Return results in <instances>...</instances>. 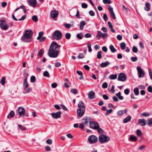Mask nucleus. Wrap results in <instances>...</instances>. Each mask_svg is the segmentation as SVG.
I'll use <instances>...</instances> for the list:
<instances>
[{"mask_svg":"<svg viewBox=\"0 0 152 152\" xmlns=\"http://www.w3.org/2000/svg\"><path fill=\"white\" fill-rule=\"evenodd\" d=\"M90 126L91 128L94 129H98L99 127V124L98 123L94 121H91L90 122Z\"/></svg>","mask_w":152,"mask_h":152,"instance_id":"1a4fd4ad","label":"nucleus"},{"mask_svg":"<svg viewBox=\"0 0 152 152\" xmlns=\"http://www.w3.org/2000/svg\"><path fill=\"white\" fill-rule=\"evenodd\" d=\"M103 3L105 4H110L111 3V1L110 0H103Z\"/></svg>","mask_w":152,"mask_h":152,"instance_id":"a19ab883","label":"nucleus"},{"mask_svg":"<svg viewBox=\"0 0 152 152\" xmlns=\"http://www.w3.org/2000/svg\"><path fill=\"white\" fill-rule=\"evenodd\" d=\"M18 127L22 131H24L26 129V127L20 124L18 125Z\"/></svg>","mask_w":152,"mask_h":152,"instance_id":"e433bc0d","label":"nucleus"},{"mask_svg":"<svg viewBox=\"0 0 152 152\" xmlns=\"http://www.w3.org/2000/svg\"><path fill=\"white\" fill-rule=\"evenodd\" d=\"M148 91L149 92H152V87L151 86H149L148 88Z\"/></svg>","mask_w":152,"mask_h":152,"instance_id":"e2e57ef3","label":"nucleus"},{"mask_svg":"<svg viewBox=\"0 0 152 152\" xmlns=\"http://www.w3.org/2000/svg\"><path fill=\"white\" fill-rule=\"evenodd\" d=\"M51 17L54 19L57 17L58 14V12L57 11L53 10L51 11Z\"/></svg>","mask_w":152,"mask_h":152,"instance_id":"dca6fc26","label":"nucleus"},{"mask_svg":"<svg viewBox=\"0 0 152 152\" xmlns=\"http://www.w3.org/2000/svg\"><path fill=\"white\" fill-rule=\"evenodd\" d=\"M83 35H82V33L77 34V37L79 39H82Z\"/></svg>","mask_w":152,"mask_h":152,"instance_id":"c03bdc74","label":"nucleus"},{"mask_svg":"<svg viewBox=\"0 0 152 152\" xmlns=\"http://www.w3.org/2000/svg\"><path fill=\"white\" fill-rule=\"evenodd\" d=\"M110 49L112 53H115L116 51V50L114 48V46L113 45H111L110 46Z\"/></svg>","mask_w":152,"mask_h":152,"instance_id":"c85d7f7f","label":"nucleus"},{"mask_svg":"<svg viewBox=\"0 0 152 152\" xmlns=\"http://www.w3.org/2000/svg\"><path fill=\"white\" fill-rule=\"evenodd\" d=\"M140 115L142 116L148 117L149 115V114L148 113H143L140 114Z\"/></svg>","mask_w":152,"mask_h":152,"instance_id":"ea45409f","label":"nucleus"},{"mask_svg":"<svg viewBox=\"0 0 152 152\" xmlns=\"http://www.w3.org/2000/svg\"><path fill=\"white\" fill-rule=\"evenodd\" d=\"M102 53L101 51H99L98 52L97 57L99 59H100L102 58Z\"/></svg>","mask_w":152,"mask_h":152,"instance_id":"72a5a7b5","label":"nucleus"},{"mask_svg":"<svg viewBox=\"0 0 152 152\" xmlns=\"http://www.w3.org/2000/svg\"><path fill=\"white\" fill-rule=\"evenodd\" d=\"M71 92L73 94H76L77 93V91L76 89H72L71 90Z\"/></svg>","mask_w":152,"mask_h":152,"instance_id":"6e6d98bb","label":"nucleus"},{"mask_svg":"<svg viewBox=\"0 0 152 152\" xmlns=\"http://www.w3.org/2000/svg\"><path fill=\"white\" fill-rule=\"evenodd\" d=\"M61 47V46L58 45L56 42H52L48 50V55L49 57L52 58H56L58 56L59 51L57 50L58 48Z\"/></svg>","mask_w":152,"mask_h":152,"instance_id":"f257e3e1","label":"nucleus"},{"mask_svg":"<svg viewBox=\"0 0 152 152\" xmlns=\"http://www.w3.org/2000/svg\"><path fill=\"white\" fill-rule=\"evenodd\" d=\"M148 72L149 73V75L150 77L151 78L152 80V73L151 69H148Z\"/></svg>","mask_w":152,"mask_h":152,"instance_id":"774afa93","label":"nucleus"},{"mask_svg":"<svg viewBox=\"0 0 152 152\" xmlns=\"http://www.w3.org/2000/svg\"><path fill=\"white\" fill-rule=\"evenodd\" d=\"M151 5L148 2H146L145 4V7H144V9L147 11H149L150 10V7Z\"/></svg>","mask_w":152,"mask_h":152,"instance_id":"a211bd4d","label":"nucleus"},{"mask_svg":"<svg viewBox=\"0 0 152 152\" xmlns=\"http://www.w3.org/2000/svg\"><path fill=\"white\" fill-rule=\"evenodd\" d=\"M148 124L149 126H152V118H150L148 119Z\"/></svg>","mask_w":152,"mask_h":152,"instance_id":"4c0bfd02","label":"nucleus"},{"mask_svg":"<svg viewBox=\"0 0 152 152\" xmlns=\"http://www.w3.org/2000/svg\"><path fill=\"white\" fill-rule=\"evenodd\" d=\"M87 47L88 48V51L91 52L92 51V49L91 47V45L89 42H88L87 43Z\"/></svg>","mask_w":152,"mask_h":152,"instance_id":"c9c22d12","label":"nucleus"},{"mask_svg":"<svg viewBox=\"0 0 152 152\" xmlns=\"http://www.w3.org/2000/svg\"><path fill=\"white\" fill-rule=\"evenodd\" d=\"M15 114V113L12 110L10 112V113L8 115L7 118H13L14 117Z\"/></svg>","mask_w":152,"mask_h":152,"instance_id":"6ab92c4d","label":"nucleus"},{"mask_svg":"<svg viewBox=\"0 0 152 152\" xmlns=\"http://www.w3.org/2000/svg\"><path fill=\"white\" fill-rule=\"evenodd\" d=\"M27 1L28 3L30 6L35 7L37 6L36 0H28Z\"/></svg>","mask_w":152,"mask_h":152,"instance_id":"f8f14e48","label":"nucleus"},{"mask_svg":"<svg viewBox=\"0 0 152 152\" xmlns=\"http://www.w3.org/2000/svg\"><path fill=\"white\" fill-rule=\"evenodd\" d=\"M84 124L83 123H80L79 127L81 130H83L85 127Z\"/></svg>","mask_w":152,"mask_h":152,"instance_id":"3c124183","label":"nucleus"},{"mask_svg":"<svg viewBox=\"0 0 152 152\" xmlns=\"http://www.w3.org/2000/svg\"><path fill=\"white\" fill-rule=\"evenodd\" d=\"M132 51L134 53H137L138 51V49L135 46H134L132 48Z\"/></svg>","mask_w":152,"mask_h":152,"instance_id":"58836bf2","label":"nucleus"},{"mask_svg":"<svg viewBox=\"0 0 152 152\" xmlns=\"http://www.w3.org/2000/svg\"><path fill=\"white\" fill-rule=\"evenodd\" d=\"M0 26L2 29L5 30H7L9 26L6 23V20H0Z\"/></svg>","mask_w":152,"mask_h":152,"instance_id":"423d86ee","label":"nucleus"},{"mask_svg":"<svg viewBox=\"0 0 152 152\" xmlns=\"http://www.w3.org/2000/svg\"><path fill=\"white\" fill-rule=\"evenodd\" d=\"M126 46V44L124 42H123L120 44L121 48L122 50H124L125 49Z\"/></svg>","mask_w":152,"mask_h":152,"instance_id":"cd10ccee","label":"nucleus"},{"mask_svg":"<svg viewBox=\"0 0 152 152\" xmlns=\"http://www.w3.org/2000/svg\"><path fill=\"white\" fill-rule=\"evenodd\" d=\"M27 78H25L23 82V86L24 88H26L28 86V83L27 81Z\"/></svg>","mask_w":152,"mask_h":152,"instance_id":"412c9836","label":"nucleus"},{"mask_svg":"<svg viewBox=\"0 0 152 152\" xmlns=\"http://www.w3.org/2000/svg\"><path fill=\"white\" fill-rule=\"evenodd\" d=\"M147 123L146 121L144 119H139L138 120V124L142 126H145Z\"/></svg>","mask_w":152,"mask_h":152,"instance_id":"2eb2a0df","label":"nucleus"},{"mask_svg":"<svg viewBox=\"0 0 152 152\" xmlns=\"http://www.w3.org/2000/svg\"><path fill=\"white\" fill-rule=\"evenodd\" d=\"M130 92V90L129 88H126L124 91V92L125 94L128 95L129 94Z\"/></svg>","mask_w":152,"mask_h":152,"instance_id":"864d4df0","label":"nucleus"},{"mask_svg":"<svg viewBox=\"0 0 152 152\" xmlns=\"http://www.w3.org/2000/svg\"><path fill=\"white\" fill-rule=\"evenodd\" d=\"M136 134L137 136H141L142 135V133L141 130L138 129L136 131Z\"/></svg>","mask_w":152,"mask_h":152,"instance_id":"f704fd0d","label":"nucleus"},{"mask_svg":"<svg viewBox=\"0 0 152 152\" xmlns=\"http://www.w3.org/2000/svg\"><path fill=\"white\" fill-rule=\"evenodd\" d=\"M124 114L123 110H120L117 113V115H118L122 116Z\"/></svg>","mask_w":152,"mask_h":152,"instance_id":"603ef678","label":"nucleus"},{"mask_svg":"<svg viewBox=\"0 0 152 152\" xmlns=\"http://www.w3.org/2000/svg\"><path fill=\"white\" fill-rule=\"evenodd\" d=\"M131 119V117L130 116H128L126 118H125L123 120V122L124 123H126L128 122L129 121H130Z\"/></svg>","mask_w":152,"mask_h":152,"instance_id":"5701e85b","label":"nucleus"},{"mask_svg":"<svg viewBox=\"0 0 152 152\" xmlns=\"http://www.w3.org/2000/svg\"><path fill=\"white\" fill-rule=\"evenodd\" d=\"M46 142L48 144L51 145L52 143V141L51 139H48L46 140Z\"/></svg>","mask_w":152,"mask_h":152,"instance_id":"4d7b16f0","label":"nucleus"},{"mask_svg":"<svg viewBox=\"0 0 152 152\" xmlns=\"http://www.w3.org/2000/svg\"><path fill=\"white\" fill-rule=\"evenodd\" d=\"M81 6L83 8H86L88 7V5L85 3H82L81 4Z\"/></svg>","mask_w":152,"mask_h":152,"instance_id":"5fc2aeb1","label":"nucleus"},{"mask_svg":"<svg viewBox=\"0 0 152 152\" xmlns=\"http://www.w3.org/2000/svg\"><path fill=\"white\" fill-rule=\"evenodd\" d=\"M88 140L91 143H94L97 141V138L94 135H91L88 137Z\"/></svg>","mask_w":152,"mask_h":152,"instance_id":"6e6552de","label":"nucleus"},{"mask_svg":"<svg viewBox=\"0 0 152 152\" xmlns=\"http://www.w3.org/2000/svg\"><path fill=\"white\" fill-rule=\"evenodd\" d=\"M103 18L105 21H107L108 20L107 15L106 13H104L103 15Z\"/></svg>","mask_w":152,"mask_h":152,"instance_id":"680f3d73","label":"nucleus"},{"mask_svg":"<svg viewBox=\"0 0 152 152\" xmlns=\"http://www.w3.org/2000/svg\"><path fill=\"white\" fill-rule=\"evenodd\" d=\"M137 74L139 77L140 78L144 77L145 76V73L142 69L141 67L140 66H137Z\"/></svg>","mask_w":152,"mask_h":152,"instance_id":"0eeeda50","label":"nucleus"},{"mask_svg":"<svg viewBox=\"0 0 152 152\" xmlns=\"http://www.w3.org/2000/svg\"><path fill=\"white\" fill-rule=\"evenodd\" d=\"M109 11L110 12V15L112 18L114 19H116V17L114 13L113 12V8L110 6L109 5L108 6Z\"/></svg>","mask_w":152,"mask_h":152,"instance_id":"9b49d317","label":"nucleus"},{"mask_svg":"<svg viewBox=\"0 0 152 152\" xmlns=\"http://www.w3.org/2000/svg\"><path fill=\"white\" fill-rule=\"evenodd\" d=\"M117 77V75L116 74L111 75L109 76V78L111 80H115L116 78Z\"/></svg>","mask_w":152,"mask_h":152,"instance_id":"393cba45","label":"nucleus"},{"mask_svg":"<svg viewBox=\"0 0 152 152\" xmlns=\"http://www.w3.org/2000/svg\"><path fill=\"white\" fill-rule=\"evenodd\" d=\"M89 98L91 99H93L95 98V93L93 91H91L88 93Z\"/></svg>","mask_w":152,"mask_h":152,"instance_id":"f3484780","label":"nucleus"},{"mask_svg":"<svg viewBox=\"0 0 152 152\" xmlns=\"http://www.w3.org/2000/svg\"><path fill=\"white\" fill-rule=\"evenodd\" d=\"M79 109L77 110V115L80 117H82L84 115L85 111V106L83 101H80L78 104Z\"/></svg>","mask_w":152,"mask_h":152,"instance_id":"7ed1b4c3","label":"nucleus"},{"mask_svg":"<svg viewBox=\"0 0 152 152\" xmlns=\"http://www.w3.org/2000/svg\"><path fill=\"white\" fill-rule=\"evenodd\" d=\"M5 78L4 77H3L0 81V83L3 86L5 84Z\"/></svg>","mask_w":152,"mask_h":152,"instance_id":"7c9ffc66","label":"nucleus"},{"mask_svg":"<svg viewBox=\"0 0 152 152\" xmlns=\"http://www.w3.org/2000/svg\"><path fill=\"white\" fill-rule=\"evenodd\" d=\"M33 32L31 30H27L25 31L23 35V37L21 38L23 41L25 42H30L31 41V38L33 34Z\"/></svg>","mask_w":152,"mask_h":152,"instance_id":"f03ea898","label":"nucleus"},{"mask_svg":"<svg viewBox=\"0 0 152 152\" xmlns=\"http://www.w3.org/2000/svg\"><path fill=\"white\" fill-rule=\"evenodd\" d=\"M137 59V57H132L131 58V60L133 62L136 61Z\"/></svg>","mask_w":152,"mask_h":152,"instance_id":"052dcab7","label":"nucleus"},{"mask_svg":"<svg viewBox=\"0 0 152 152\" xmlns=\"http://www.w3.org/2000/svg\"><path fill=\"white\" fill-rule=\"evenodd\" d=\"M110 64V63L109 62L107 61L105 62L102 63L100 64V66L102 67H104L107 66Z\"/></svg>","mask_w":152,"mask_h":152,"instance_id":"aec40b11","label":"nucleus"},{"mask_svg":"<svg viewBox=\"0 0 152 152\" xmlns=\"http://www.w3.org/2000/svg\"><path fill=\"white\" fill-rule=\"evenodd\" d=\"M45 150L47 151H49L51 150V148L50 146L47 145L45 147Z\"/></svg>","mask_w":152,"mask_h":152,"instance_id":"0e129e2a","label":"nucleus"},{"mask_svg":"<svg viewBox=\"0 0 152 152\" xmlns=\"http://www.w3.org/2000/svg\"><path fill=\"white\" fill-rule=\"evenodd\" d=\"M64 25L66 28L68 29L71 26V24L69 23H65L64 24Z\"/></svg>","mask_w":152,"mask_h":152,"instance_id":"13d9d810","label":"nucleus"},{"mask_svg":"<svg viewBox=\"0 0 152 152\" xmlns=\"http://www.w3.org/2000/svg\"><path fill=\"white\" fill-rule=\"evenodd\" d=\"M126 79V77L125 76V74L123 73H120L119 74L118 78V80L121 81H125Z\"/></svg>","mask_w":152,"mask_h":152,"instance_id":"9d476101","label":"nucleus"},{"mask_svg":"<svg viewBox=\"0 0 152 152\" xmlns=\"http://www.w3.org/2000/svg\"><path fill=\"white\" fill-rule=\"evenodd\" d=\"M96 129L97 130L99 134H102L103 133L104 131L103 130L100 128L99 126V127H98V129Z\"/></svg>","mask_w":152,"mask_h":152,"instance_id":"79ce46f5","label":"nucleus"},{"mask_svg":"<svg viewBox=\"0 0 152 152\" xmlns=\"http://www.w3.org/2000/svg\"><path fill=\"white\" fill-rule=\"evenodd\" d=\"M134 93L137 96L139 94V89L137 88H135L134 89Z\"/></svg>","mask_w":152,"mask_h":152,"instance_id":"2f4dec72","label":"nucleus"},{"mask_svg":"<svg viewBox=\"0 0 152 152\" xmlns=\"http://www.w3.org/2000/svg\"><path fill=\"white\" fill-rule=\"evenodd\" d=\"M62 37V36L61 32L58 30L56 31L53 33L52 36L53 39L57 40L61 39Z\"/></svg>","mask_w":152,"mask_h":152,"instance_id":"39448f33","label":"nucleus"},{"mask_svg":"<svg viewBox=\"0 0 152 152\" xmlns=\"http://www.w3.org/2000/svg\"><path fill=\"white\" fill-rule=\"evenodd\" d=\"M71 36V34L69 33H67L65 34L66 38L67 39H69Z\"/></svg>","mask_w":152,"mask_h":152,"instance_id":"de8ad7c7","label":"nucleus"},{"mask_svg":"<svg viewBox=\"0 0 152 152\" xmlns=\"http://www.w3.org/2000/svg\"><path fill=\"white\" fill-rule=\"evenodd\" d=\"M44 53V50L43 49L40 50L38 53V56L39 57H41L42 56V54Z\"/></svg>","mask_w":152,"mask_h":152,"instance_id":"c756f323","label":"nucleus"},{"mask_svg":"<svg viewBox=\"0 0 152 152\" xmlns=\"http://www.w3.org/2000/svg\"><path fill=\"white\" fill-rule=\"evenodd\" d=\"M61 111H59L56 113H53L51 114V115L53 118L55 119H57L61 117Z\"/></svg>","mask_w":152,"mask_h":152,"instance_id":"4468645a","label":"nucleus"},{"mask_svg":"<svg viewBox=\"0 0 152 152\" xmlns=\"http://www.w3.org/2000/svg\"><path fill=\"white\" fill-rule=\"evenodd\" d=\"M43 75L45 77H48L50 76L49 74L47 71L44 72L43 73Z\"/></svg>","mask_w":152,"mask_h":152,"instance_id":"49530a36","label":"nucleus"},{"mask_svg":"<svg viewBox=\"0 0 152 152\" xmlns=\"http://www.w3.org/2000/svg\"><path fill=\"white\" fill-rule=\"evenodd\" d=\"M25 109L22 107H20L18 110V114L20 116L24 115L25 114Z\"/></svg>","mask_w":152,"mask_h":152,"instance_id":"ddd939ff","label":"nucleus"},{"mask_svg":"<svg viewBox=\"0 0 152 152\" xmlns=\"http://www.w3.org/2000/svg\"><path fill=\"white\" fill-rule=\"evenodd\" d=\"M84 57V55L83 53H80L78 56H77V58L79 59H81L83 58Z\"/></svg>","mask_w":152,"mask_h":152,"instance_id":"09e8293b","label":"nucleus"},{"mask_svg":"<svg viewBox=\"0 0 152 152\" xmlns=\"http://www.w3.org/2000/svg\"><path fill=\"white\" fill-rule=\"evenodd\" d=\"M102 33L100 31H98L97 34L96 36V37L98 39H99L101 36H102Z\"/></svg>","mask_w":152,"mask_h":152,"instance_id":"473e14b6","label":"nucleus"},{"mask_svg":"<svg viewBox=\"0 0 152 152\" xmlns=\"http://www.w3.org/2000/svg\"><path fill=\"white\" fill-rule=\"evenodd\" d=\"M89 14L90 15L92 16H94L95 15L94 12L92 10H91L89 11Z\"/></svg>","mask_w":152,"mask_h":152,"instance_id":"69168bd1","label":"nucleus"},{"mask_svg":"<svg viewBox=\"0 0 152 152\" xmlns=\"http://www.w3.org/2000/svg\"><path fill=\"white\" fill-rule=\"evenodd\" d=\"M32 89L31 88H29L28 89L24 88V90L23 92L24 94H26V93H28L31 91Z\"/></svg>","mask_w":152,"mask_h":152,"instance_id":"4be33fe9","label":"nucleus"},{"mask_svg":"<svg viewBox=\"0 0 152 152\" xmlns=\"http://www.w3.org/2000/svg\"><path fill=\"white\" fill-rule=\"evenodd\" d=\"M108 86L107 83L106 82L104 83L102 85V87L103 88H107Z\"/></svg>","mask_w":152,"mask_h":152,"instance_id":"a18cd8bd","label":"nucleus"},{"mask_svg":"<svg viewBox=\"0 0 152 152\" xmlns=\"http://www.w3.org/2000/svg\"><path fill=\"white\" fill-rule=\"evenodd\" d=\"M51 86L53 88H55L57 86V84L56 83H54L51 84Z\"/></svg>","mask_w":152,"mask_h":152,"instance_id":"bf43d9fd","label":"nucleus"},{"mask_svg":"<svg viewBox=\"0 0 152 152\" xmlns=\"http://www.w3.org/2000/svg\"><path fill=\"white\" fill-rule=\"evenodd\" d=\"M129 139L131 140L134 141H136L137 140V138L136 136L133 135H131L129 137Z\"/></svg>","mask_w":152,"mask_h":152,"instance_id":"bb28decb","label":"nucleus"},{"mask_svg":"<svg viewBox=\"0 0 152 152\" xmlns=\"http://www.w3.org/2000/svg\"><path fill=\"white\" fill-rule=\"evenodd\" d=\"M90 119L88 118H85L83 119V124H87L90 121Z\"/></svg>","mask_w":152,"mask_h":152,"instance_id":"a878e982","label":"nucleus"},{"mask_svg":"<svg viewBox=\"0 0 152 152\" xmlns=\"http://www.w3.org/2000/svg\"><path fill=\"white\" fill-rule=\"evenodd\" d=\"M32 20L34 22H37L38 21L37 17L36 15H34L32 17Z\"/></svg>","mask_w":152,"mask_h":152,"instance_id":"8fccbe9b","label":"nucleus"},{"mask_svg":"<svg viewBox=\"0 0 152 152\" xmlns=\"http://www.w3.org/2000/svg\"><path fill=\"white\" fill-rule=\"evenodd\" d=\"M113 101L114 102H117L118 101V99L117 97L115 96H113Z\"/></svg>","mask_w":152,"mask_h":152,"instance_id":"338daca9","label":"nucleus"},{"mask_svg":"<svg viewBox=\"0 0 152 152\" xmlns=\"http://www.w3.org/2000/svg\"><path fill=\"white\" fill-rule=\"evenodd\" d=\"M31 81L32 83H34L36 81V78L34 76H32L31 77Z\"/></svg>","mask_w":152,"mask_h":152,"instance_id":"37998d69","label":"nucleus"},{"mask_svg":"<svg viewBox=\"0 0 152 152\" xmlns=\"http://www.w3.org/2000/svg\"><path fill=\"white\" fill-rule=\"evenodd\" d=\"M85 22L84 21H81L80 23V29L82 30L83 27L85 25Z\"/></svg>","mask_w":152,"mask_h":152,"instance_id":"b1692460","label":"nucleus"},{"mask_svg":"<svg viewBox=\"0 0 152 152\" xmlns=\"http://www.w3.org/2000/svg\"><path fill=\"white\" fill-rule=\"evenodd\" d=\"M99 142L102 143L108 142L110 140V138L105 135L102 134L99 136Z\"/></svg>","mask_w":152,"mask_h":152,"instance_id":"20e7f679","label":"nucleus"}]
</instances>
